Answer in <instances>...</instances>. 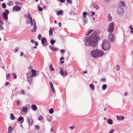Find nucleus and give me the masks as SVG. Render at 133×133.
Instances as JSON below:
<instances>
[{"label": "nucleus", "instance_id": "obj_61", "mask_svg": "<svg viewBox=\"0 0 133 133\" xmlns=\"http://www.w3.org/2000/svg\"><path fill=\"white\" fill-rule=\"evenodd\" d=\"M65 50H64L63 49H62L61 51V53H63L65 52Z\"/></svg>", "mask_w": 133, "mask_h": 133}, {"label": "nucleus", "instance_id": "obj_23", "mask_svg": "<svg viewBox=\"0 0 133 133\" xmlns=\"http://www.w3.org/2000/svg\"><path fill=\"white\" fill-rule=\"evenodd\" d=\"M93 7L97 10H98L99 9L98 5L97 4H94L93 5Z\"/></svg>", "mask_w": 133, "mask_h": 133}, {"label": "nucleus", "instance_id": "obj_60", "mask_svg": "<svg viewBox=\"0 0 133 133\" xmlns=\"http://www.w3.org/2000/svg\"><path fill=\"white\" fill-rule=\"evenodd\" d=\"M21 92L22 94L24 95L25 94L24 91V90H21Z\"/></svg>", "mask_w": 133, "mask_h": 133}, {"label": "nucleus", "instance_id": "obj_58", "mask_svg": "<svg viewBox=\"0 0 133 133\" xmlns=\"http://www.w3.org/2000/svg\"><path fill=\"white\" fill-rule=\"evenodd\" d=\"M51 88L52 90V92L53 93H55V90L54 88L53 87H52V88Z\"/></svg>", "mask_w": 133, "mask_h": 133}, {"label": "nucleus", "instance_id": "obj_62", "mask_svg": "<svg viewBox=\"0 0 133 133\" xmlns=\"http://www.w3.org/2000/svg\"><path fill=\"white\" fill-rule=\"evenodd\" d=\"M128 94V93L127 92H125L124 94V95L125 96H127Z\"/></svg>", "mask_w": 133, "mask_h": 133}, {"label": "nucleus", "instance_id": "obj_41", "mask_svg": "<svg viewBox=\"0 0 133 133\" xmlns=\"http://www.w3.org/2000/svg\"><path fill=\"white\" fill-rule=\"evenodd\" d=\"M2 7L3 8H5L6 7V5L4 3H3L2 4Z\"/></svg>", "mask_w": 133, "mask_h": 133}, {"label": "nucleus", "instance_id": "obj_53", "mask_svg": "<svg viewBox=\"0 0 133 133\" xmlns=\"http://www.w3.org/2000/svg\"><path fill=\"white\" fill-rule=\"evenodd\" d=\"M27 24H29L30 23L29 21V20H27L25 22Z\"/></svg>", "mask_w": 133, "mask_h": 133}, {"label": "nucleus", "instance_id": "obj_22", "mask_svg": "<svg viewBox=\"0 0 133 133\" xmlns=\"http://www.w3.org/2000/svg\"><path fill=\"white\" fill-rule=\"evenodd\" d=\"M108 20L109 21L111 22L112 21V17L111 16L110 14H109L108 15Z\"/></svg>", "mask_w": 133, "mask_h": 133}, {"label": "nucleus", "instance_id": "obj_54", "mask_svg": "<svg viewBox=\"0 0 133 133\" xmlns=\"http://www.w3.org/2000/svg\"><path fill=\"white\" fill-rule=\"evenodd\" d=\"M16 104L18 105H19L20 104V101H17L16 103Z\"/></svg>", "mask_w": 133, "mask_h": 133}, {"label": "nucleus", "instance_id": "obj_57", "mask_svg": "<svg viewBox=\"0 0 133 133\" xmlns=\"http://www.w3.org/2000/svg\"><path fill=\"white\" fill-rule=\"evenodd\" d=\"M92 14L91 15V16H93L95 14V13L93 11H92L91 12Z\"/></svg>", "mask_w": 133, "mask_h": 133}, {"label": "nucleus", "instance_id": "obj_10", "mask_svg": "<svg viewBox=\"0 0 133 133\" xmlns=\"http://www.w3.org/2000/svg\"><path fill=\"white\" fill-rule=\"evenodd\" d=\"M82 19L84 25H85L88 22V18L86 17V16H83Z\"/></svg>", "mask_w": 133, "mask_h": 133}, {"label": "nucleus", "instance_id": "obj_51", "mask_svg": "<svg viewBox=\"0 0 133 133\" xmlns=\"http://www.w3.org/2000/svg\"><path fill=\"white\" fill-rule=\"evenodd\" d=\"M15 4L17 5H19L20 4V3L16 1L15 2Z\"/></svg>", "mask_w": 133, "mask_h": 133}, {"label": "nucleus", "instance_id": "obj_44", "mask_svg": "<svg viewBox=\"0 0 133 133\" xmlns=\"http://www.w3.org/2000/svg\"><path fill=\"white\" fill-rule=\"evenodd\" d=\"M19 49V48L18 47H16L15 49L14 50V52L15 53L17 52L18 51V50Z\"/></svg>", "mask_w": 133, "mask_h": 133}, {"label": "nucleus", "instance_id": "obj_31", "mask_svg": "<svg viewBox=\"0 0 133 133\" xmlns=\"http://www.w3.org/2000/svg\"><path fill=\"white\" fill-rule=\"evenodd\" d=\"M28 110V108L26 107H24L23 108L22 111L23 112H25Z\"/></svg>", "mask_w": 133, "mask_h": 133}, {"label": "nucleus", "instance_id": "obj_38", "mask_svg": "<svg viewBox=\"0 0 133 133\" xmlns=\"http://www.w3.org/2000/svg\"><path fill=\"white\" fill-rule=\"evenodd\" d=\"M31 72L30 71H29L27 74V77H28L29 76H31Z\"/></svg>", "mask_w": 133, "mask_h": 133}, {"label": "nucleus", "instance_id": "obj_7", "mask_svg": "<svg viewBox=\"0 0 133 133\" xmlns=\"http://www.w3.org/2000/svg\"><path fill=\"white\" fill-rule=\"evenodd\" d=\"M9 13V11L7 9H6L5 11V12L3 13V16L4 18L5 19H8V14Z\"/></svg>", "mask_w": 133, "mask_h": 133}, {"label": "nucleus", "instance_id": "obj_18", "mask_svg": "<svg viewBox=\"0 0 133 133\" xmlns=\"http://www.w3.org/2000/svg\"><path fill=\"white\" fill-rule=\"evenodd\" d=\"M117 119L120 120H123L124 119V117L123 116H119V117L117 115Z\"/></svg>", "mask_w": 133, "mask_h": 133}, {"label": "nucleus", "instance_id": "obj_40", "mask_svg": "<svg viewBox=\"0 0 133 133\" xmlns=\"http://www.w3.org/2000/svg\"><path fill=\"white\" fill-rule=\"evenodd\" d=\"M35 128L36 129L38 130L40 129V127L38 125H37L35 126Z\"/></svg>", "mask_w": 133, "mask_h": 133}, {"label": "nucleus", "instance_id": "obj_45", "mask_svg": "<svg viewBox=\"0 0 133 133\" xmlns=\"http://www.w3.org/2000/svg\"><path fill=\"white\" fill-rule=\"evenodd\" d=\"M28 19L29 18L30 19V18L32 19L30 14H29V13H28Z\"/></svg>", "mask_w": 133, "mask_h": 133}, {"label": "nucleus", "instance_id": "obj_24", "mask_svg": "<svg viewBox=\"0 0 133 133\" xmlns=\"http://www.w3.org/2000/svg\"><path fill=\"white\" fill-rule=\"evenodd\" d=\"M18 121L20 122L22 121L23 120H24V119L22 116H21L18 118Z\"/></svg>", "mask_w": 133, "mask_h": 133}, {"label": "nucleus", "instance_id": "obj_14", "mask_svg": "<svg viewBox=\"0 0 133 133\" xmlns=\"http://www.w3.org/2000/svg\"><path fill=\"white\" fill-rule=\"evenodd\" d=\"M36 71L35 70H34L33 69H32L31 70V72L32 73V74L31 75V76L32 77H34L36 75Z\"/></svg>", "mask_w": 133, "mask_h": 133}, {"label": "nucleus", "instance_id": "obj_25", "mask_svg": "<svg viewBox=\"0 0 133 133\" xmlns=\"http://www.w3.org/2000/svg\"><path fill=\"white\" fill-rule=\"evenodd\" d=\"M93 30H90L87 32L85 34V35L86 36L89 35L93 31Z\"/></svg>", "mask_w": 133, "mask_h": 133}, {"label": "nucleus", "instance_id": "obj_48", "mask_svg": "<svg viewBox=\"0 0 133 133\" xmlns=\"http://www.w3.org/2000/svg\"><path fill=\"white\" fill-rule=\"evenodd\" d=\"M41 37V35L40 34H39L38 35V38L39 40H40Z\"/></svg>", "mask_w": 133, "mask_h": 133}, {"label": "nucleus", "instance_id": "obj_30", "mask_svg": "<svg viewBox=\"0 0 133 133\" xmlns=\"http://www.w3.org/2000/svg\"><path fill=\"white\" fill-rule=\"evenodd\" d=\"M90 86L92 90H95L93 84H90Z\"/></svg>", "mask_w": 133, "mask_h": 133}, {"label": "nucleus", "instance_id": "obj_2", "mask_svg": "<svg viewBox=\"0 0 133 133\" xmlns=\"http://www.w3.org/2000/svg\"><path fill=\"white\" fill-rule=\"evenodd\" d=\"M104 52L98 49L92 50L91 52V56L95 58H98L102 56L104 54Z\"/></svg>", "mask_w": 133, "mask_h": 133}, {"label": "nucleus", "instance_id": "obj_9", "mask_svg": "<svg viewBox=\"0 0 133 133\" xmlns=\"http://www.w3.org/2000/svg\"><path fill=\"white\" fill-rule=\"evenodd\" d=\"M21 10V7L18 5L15 6L13 8V10L14 11H18Z\"/></svg>", "mask_w": 133, "mask_h": 133}, {"label": "nucleus", "instance_id": "obj_8", "mask_svg": "<svg viewBox=\"0 0 133 133\" xmlns=\"http://www.w3.org/2000/svg\"><path fill=\"white\" fill-rule=\"evenodd\" d=\"M41 43L42 45L44 46H46L48 45L47 41L46 38L43 37L41 39Z\"/></svg>", "mask_w": 133, "mask_h": 133}, {"label": "nucleus", "instance_id": "obj_11", "mask_svg": "<svg viewBox=\"0 0 133 133\" xmlns=\"http://www.w3.org/2000/svg\"><path fill=\"white\" fill-rule=\"evenodd\" d=\"M27 122L29 124V125H32L33 124V121L32 119L29 118L27 119Z\"/></svg>", "mask_w": 133, "mask_h": 133}, {"label": "nucleus", "instance_id": "obj_20", "mask_svg": "<svg viewBox=\"0 0 133 133\" xmlns=\"http://www.w3.org/2000/svg\"><path fill=\"white\" fill-rule=\"evenodd\" d=\"M120 5L119 6H121L122 7V6L124 7L125 6V3L123 1H121L120 2Z\"/></svg>", "mask_w": 133, "mask_h": 133}, {"label": "nucleus", "instance_id": "obj_1", "mask_svg": "<svg viewBox=\"0 0 133 133\" xmlns=\"http://www.w3.org/2000/svg\"><path fill=\"white\" fill-rule=\"evenodd\" d=\"M100 39V37L97 33H92L90 36L85 38V45L87 46L90 45L92 47H95Z\"/></svg>", "mask_w": 133, "mask_h": 133}, {"label": "nucleus", "instance_id": "obj_36", "mask_svg": "<svg viewBox=\"0 0 133 133\" xmlns=\"http://www.w3.org/2000/svg\"><path fill=\"white\" fill-rule=\"evenodd\" d=\"M30 25L31 26H32L33 25V20L32 19L30 18Z\"/></svg>", "mask_w": 133, "mask_h": 133}, {"label": "nucleus", "instance_id": "obj_19", "mask_svg": "<svg viewBox=\"0 0 133 133\" xmlns=\"http://www.w3.org/2000/svg\"><path fill=\"white\" fill-rule=\"evenodd\" d=\"M107 121L108 124L110 125H111L112 124L113 121L111 119H107Z\"/></svg>", "mask_w": 133, "mask_h": 133}, {"label": "nucleus", "instance_id": "obj_56", "mask_svg": "<svg viewBox=\"0 0 133 133\" xmlns=\"http://www.w3.org/2000/svg\"><path fill=\"white\" fill-rule=\"evenodd\" d=\"M67 2L68 3H70L71 4L72 3V2L71 0H67Z\"/></svg>", "mask_w": 133, "mask_h": 133}, {"label": "nucleus", "instance_id": "obj_16", "mask_svg": "<svg viewBox=\"0 0 133 133\" xmlns=\"http://www.w3.org/2000/svg\"><path fill=\"white\" fill-rule=\"evenodd\" d=\"M60 74L63 76H64V71H63V69L61 67L60 69Z\"/></svg>", "mask_w": 133, "mask_h": 133}, {"label": "nucleus", "instance_id": "obj_5", "mask_svg": "<svg viewBox=\"0 0 133 133\" xmlns=\"http://www.w3.org/2000/svg\"><path fill=\"white\" fill-rule=\"evenodd\" d=\"M108 39L110 42H114L115 41L114 35L112 33H110L108 36Z\"/></svg>", "mask_w": 133, "mask_h": 133}, {"label": "nucleus", "instance_id": "obj_17", "mask_svg": "<svg viewBox=\"0 0 133 133\" xmlns=\"http://www.w3.org/2000/svg\"><path fill=\"white\" fill-rule=\"evenodd\" d=\"M31 76H29L27 77L28 81L29 83H32V78Z\"/></svg>", "mask_w": 133, "mask_h": 133}, {"label": "nucleus", "instance_id": "obj_13", "mask_svg": "<svg viewBox=\"0 0 133 133\" xmlns=\"http://www.w3.org/2000/svg\"><path fill=\"white\" fill-rule=\"evenodd\" d=\"M49 48L52 51H58V48L57 47L54 48L53 46L51 45L49 46Z\"/></svg>", "mask_w": 133, "mask_h": 133}, {"label": "nucleus", "instance_id": "obj_12", "mask_svg": "<svg viewBox=\"0 0 133 133\" xmlns=\"http://www.w3.org/2000/svg\"><path fill=\"white\" fill-rule=\"evenodd\" d=\"M34 28L32 29L31 30V32H35L36 30L37 29V26L36 24V23L34 22Z\"/></svg>", "mask_w": 133, "mask_h": 133}, {"label": "nucleus", "instance_id": "obj_59", "mask_svg": "<svg viewBox=\"0 0 133 133\" xmlns=\"http://www.w3.org/2000/svg\"><path fill=\"white\" fill-rule=\"evenodd\" d=\"M11 1L9 2L8 3V5L10 6H11Z\"/></svg>", "mask_w": 133, "mask_h": 133}, {"label": "nucleus", "instance_id": "obj_29", "mask_svg": "<svg viewBox=\"0 0 133 133\" xmlns=\"http://www.w3.org/2000/svg\"><path fill=\"white\" fill-rule=\"evenodd\" d=\"M49 68L50 70L52 71H54V68L52 67V65H50L49 66Z\"/></svg>", "mask_w": 133, "mask_h": 133}, {"label": "nucleus", "instance_id": "obj_26", "mask_svg": "<svg viewBox=\"0 0 133 133\" xmlns=\"http://www.w3.org/2000/svg\"><path fill=\"white\" fill-rule=\"evenodd\" d=\"M10 118L11 120H13L15 119V117L12 114H11Z\"/></svg>", "mask_w": 133, "mask_h": 133}, {"label": "nucleus", "instance_id": "obj_64", "mask_svg": "<svg viewBox=\"0 0 133 133\" xmlns=\"http://www.w3.org/2000/svg\"><path fill=\"white\" fill-rule=\"evenodd\" d=\"M60 2L61 3H64L65 2V0H59Z\"/></svg>", "mask_w": 133, "mask_h": 133}, {"label": "nucleus", "instance_id": "obj_37", "mask_svg": "<svg viewBox=\"0 0 133 133\" xmlns=\"http://www.w3.org/2000/svg\"><path fill=\"white\" fill-rule=\"evenodd\" d=\"M10 76V74H7L6 76V79H9Z\"/></svg>", "mask_w": 133, "mask_h": 133}, {"label": "nucleus", "instance_id": "obj_46", "mask_svg": "<svg viewBox=\"0 0 133 133\" xmlns=\"http://www.w3.org/2000/svg\"><path fill=\"white\" fill-rule=\"evenodd\" d=\"M83 16H87V13L86 12H83Z\"/></svg>", "mask_w": 133, "mask_h": 133}, {"label": "nucleus", "instance_id": "obj_21", "mask_svg": "<svg viewBox=\"0 0 133 133\" xmlns=\"http://www.w3.org/2000/svg\"><path fill=\"white\" fill-rule=\"evenodd\" d=\"M63 11L62 10H60L58 11L57 12L56 14L58 15H61L62 14L63 12Z\"/></svg>", "mask_w": 133, "mask_h": 133}, {"label": "nucleus", "instance_id": "obj_32", "mask_svg": "<svg viewBox=\"0 0 133 133\" xmlns=\"http://www.w3.org/2000/svg\"><path fill=\"white\" fill-rule=\"evenodd\" d=\"M54 112V109L52 108L50 109L49 110V113L50 114H52Z\"/></svg>", "mask_w": 133, "mask_h": 133}, {"label": "nucleus", "instance_id": "obj_47", "mask_svg": "<svg viewBox=\"0 0 133 133\" xmlns=\"http://www.w3.org/2000/svg\"><path fill=\"white\" fill-rule=\"evenodd\" d=\"M50 84L51 88L53 87V84H52V83L51 81H50Z\"/></svg>", "mask_w": 133, "mask_h": 133}, {"label": "nucleus", "instance_id": "obj_63", "mask_svg": "<svg viewBox=\"0 0 133 133\" xmlns=\"http://www.w3.org/2000/svg\"><path fill=\"white\" fill-rule=\"evenodd\" d=\"M3 29V27L2 26V25H0V30H2Z\"/></svg>", "mask_w": 133, "mask_h": 133}, {"label": "nucleus", "instance_id": "obj_50", "mask_svg": "<svg viewBox=\"0 0 133 133\" xmlns=\"http://www.w3.org/2000/svg\"><path fill=\"white\" fill-rule=\"evenodd\" d=\"M64 76H66L68 75V73L66 70L65 71V72L64 73Z\"/></svg>", "mask_w": 133, "mask_h": 133}, {"label": "nucleus", "instance_id": "obj_6", "mask_svg": "<svg viewBox=\"0 0 133 133\" xmlns=\"http://www.w3.org/2000/svg\"><path fill=\"white\" fill-rule=\"evenodd\" d=\"M117 11L118 14L120 15H122L124 11V9L121 6H119V7L118 8Z\"/></svg>", "mask_w": 133, "mask_h": 133}, {"label": "nucleus", "instance_id": "obj_15", "mask_svg": "<svg viewBox=\"0 0 133 133\" xmlns=\"http://www.w3.org/2000/svg\"><path fill=\"white\" fill-rule=\"evenodd\" d=\"M31 108L33 111H36L37 110V107L34 104H33L31 106Z\"/></svg>", "mask_w": 133, "mask_h": 133}, {"label": "nucleus", "instance_id": "obj_43", "mask_svg": "<svg viewBox=\"0 0 133 133\" xmlns=\"http://www.w3.org/2000/svg\"><path fill=\"white\" fill-rule=\"evenodd\" d=\"M43 118V117L42 116H39V118H38V120L39 121H41L42 119Z\"/></svg>", "mask_w": 133, "mask_h": 133}, {"label": "nucleus", "instance_id": "obj_34", "mask_svg": "<svg viewBox=\"0 0 133 133\" xmlns=\"http://www.w3.org/2000/svg\"><path fill=\"white\" fill-rule=\"evenodd\" d=\"M107 85L105 84L103 85L102 86V89L103 90H105L106 88Z\"/></svg>", "mask_w": 133, "mask_h": 133}, {"label": "nucleus", "instance_id": "obj_28", "mask_svg": "<svg viewBox=\"0 0 133 133\" xmlns=\"http://www.w3.org/2000/svg\"><path fill=\"white\" fill-rule=\"evenodd\" d=\"M12 74L13 76V77L14 79H16L17 78V75L15 72H12Z\"/></svg>", "mask_w": 133, "mask_h": 133}, {"label": "nucleus", "instance_id": "obj_33", "mask_svg": "<svg viewBox=\"0 0 133 133\" xmlns=\"http://www.w3.org/2000/svg\"><path fill=\"white\" fill-rule=\"evenodd\" d=\"M50 42L51 44L53 45L54 44L55 42H56V41L55 40L52 39L50 40Z\"/></svg>", "mask_w": 133, "mask_h": 133}, {"label": "nucleus", "instance_id": "obj_3", "mask_svg": "<svg viewBox=\"0 0 133 133\" xmlns=\"http://www.w3.org/2000/svg\"><path fill=\"white\" fill-rule=\"evenodd\" d=\"M102 49L105 51L109 50L110 48V44L109 42L107 41H104L102 44Z\"/></svg>", "mask_w": 133, "mask_h": 133}, {"label": "nucleus", "instance_id": "obj_39", "mask_svg": "<svg viewBox=\"0 0 133 133\" xmlns=\"http://www.w3.org/2000/svg\"><path fill=\"white\" fill-rule=\"evenodd\" d=\"M38 10L40 11H41L43 10V8H42L39 6H38Z\"/></svg>", "mask_w": 133, "mask_h": 133}, {"label": "nucleus", "instance_id": "obj_49", "mask_svg": "<svg viewBox=\"0 0 133 133\" xmlns=\"http://www.w3.org/2000/svg\"><path fill=\"white\" fill-rule=\"evenodd\" d=\"M101 81L102 82H105L106 81V79L104 78H101Z\"/></svg>", "mask_w": 133, "mask_h": 133}, {"label": "nucleus", "instance_id": "obj_42", "mask_svg": "<svg viewBox=\"0 0 133 133\" xmlns=\"http://www.w3.org/2000/svg\"><path fill=\"white\" fill-rule=\"evenodd\" d=\"M12 130V127L11 126H10L8 128V131L9 132L11 131Z\"/></svg>", "mask_w": 133, "mask_h": 133}, {"label": "nucleus", "instance_id": "obj_52", "mask_svg": "<svg viewBox=\"0 0 133 133\" xmlns=\"http://www.w3.org/2000/svg\"><path fill=\"white\" fill-rule=\"evenodd\" d=\"M114 131V129H112L109 132V133H113Z\"/></svg>", "mask_w": 133, "mask_h": 133}, {"label": "nucleus", "instance_id": "obj_27", "mask_svg": "<svg viewBox=\"0 0 133 133\" xmlns=\"http://www.w3.org/2000/svg\"><path fill=\"white\" fill-rule=\"evenodd\" d=\"M53 30L52 28L50 27L49 31V34L50 35H53Z\"/></svg>", "mask_w": 133, "mask_h": 133}, {"label": "nucleus", "instance_id": "obj_4", "mask_svg": "<svg viewBox=\"0 0 133 133\" xmlns=\"http://www.w3.org/2000/svg\"><path fill=\"white\" fill-rule=\"evenodd\" d=\"M114 30V23L113 22L110 23L109 25L107 31L110 33H112Z\"/></svg>", "mask_w": 133, "mask_h": 133}, {"label": "nucleus", "instance_id": "obj_35", "mask_svg": "<svg viewBox=\"0 0 133 133\" xmlns=\"http://www.w3.org/2000/svg\"><path fill=\"white\" fill-rule=\"evenodd\" d=\"M116 70L118 71L120 70V67L119 65H117L116 66Z\"/></svg>", "mask_w": 133, "mask_h": 133}, {"label": "nucleus", "instance_id": "obj_55", "mask_svg": "<svg viewBox=\"0 0 133 133\" xmlns=\"http://www.w3.org/2000/svg\"><path fill=\"white\" fill-rule=\"evenodd\" d=\"M35 45L36 46H38V42L36 41L35 42Z\"/></svg>", "mask_w": 133, "mask_h": 133}]
</instances>
